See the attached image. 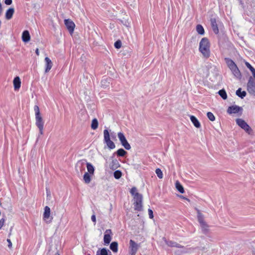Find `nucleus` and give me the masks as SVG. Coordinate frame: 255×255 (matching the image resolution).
<instances>
[{"label":"nucleus","instance_id":"nucleus-25","mask_svg":"<svg viewBox=\"0 0 255 255\" xmlns=\"http://www.w3.org/2000/svg\"><path fill=\"white\" fill-rule=\"evenodd\" d=\"M230 70L232 71L233 74L236 77H240L241 76V73L237 66H235L233 68V69H231Z\"/></svg>","mask_w":255,"mask_h":255},{"label":"nucleus","instance_id":"nucleus-42","mask_svg":"<svg viewBox=\"0 0 255 255\" xmlns=\"http://www.w3.org/2000/svg\"><path fill=\"white\" fill-rule=\"evenodd\" d=\"M246 66L251 71H253L255 68L248 62H245Z\"/></svg>","mask_w":255,"mask_h":255},{"label":"nucleus","instance_id":"nucleus-49","mask_svg":"<svg viewBox=\"0 0 255 255\" xmlns=\"http://www.w3.org/2000/svg\"><path fill=\"white\" fill-rule=\"evenodd\" d=\"M35 53L37 55H39V50L38 48H37L35 50Z\"/></svg>","mask_w":255,"mask_h":255},{"label":"nucleus","instance_id":"nucleus-43","mask_svg":"<svg viewBox=\"0 0 255 255\" xmlns=\"http://www.w3.org/2000/svg\"><path fill=\"white\" fill-rule=\"evenodd\" d=\"M4 222H5V220L4 218H1L0 220V230L2 228V227L4 225Z\"/></svg>","mask_w":255,"mask_h":255},{"label":"nucleus","instance_id":"nucleus-22","mask_svg":"<svg viewBox=\"0 0 255 255\" xmlns=\"http://www.w3.org/2000/svg\"><path fill=\"white\" fill-rule=\"evenodd\" d=\"M86 167L88 172L87 173H89L91 174L92 175H94L95 168L93 165L90 162H86Z\"/></svg>","mask_w":255,"mask_h":255},{"label":"nucleus","instance_id":"nucleus-1","mask_svg":"<svg viewBox=\"0 0 255 255\" xmlns=\"http://www.w3.org/2000/svg\"><path fill=\"white\" fill-rule=\"evenodd\" d=\"M199 50L204 57L208 58L210 57V43L208 38L206 37L202 38L199 43Z\"/></svg>","mask_w":255,"mask_h":255},{"label":"nucleus","instance_id":"nucleus-4","mask_svg":"<svg viewBox=\"0 0 255 255\" xmlns=\"http://www.w3.org/2000/svg\"><path fill=\"white\" fill-rule=\"evenodd\" d=\"M104 140L109 149H112L115 148L116 145L114 142L111 140L110 133L107 129L104 130Z\"/></svg>","mask_w":255,"mask_h":255},{"label":"nucleus","instance_id":"nucleus-27","mask_svg":"<svg viewBox=\"0 0 255 255\" xmlns=\"http://www.w3.org/2000/svg\"><path fill=\"white\" fill-rule=\"evenodd\" d=\"M175 187L177 190L181 193L184 192V188L178 181H176L175 183Z\"/></svg>","mask_w":255,"mask_h":255},{"label":"nucleus","instance_id":"nucleus-40","mask_svg":"<svg viewBox=\"0 0 255 255\" xmlns=\"http://www.w3.org/2000/svg\"><path fill=\"white\" fill-rule=\"evenodd\" d=\"M130 192L131 194V195H133L134 197L135 194L136 193H137V189H136V188L135 187H132L131 189Z\"/></svg>","mask_w":255,"mask_h":255},{"label":"nucleus","instance_id":"nucleus-33","mask_svg":"<svg viewBox=\"0 0 255 255\" xmlns=\"http://www.w3.org/2000/svg\"><path fill=\"white\" fill-rule=\"evenodd\" d=\"M218 94L224 100L227 99V95L224 89L219 90L218 92Z\"/></svg>","mask_w":255,"mask_h":255},{"label":"nucleus","instance_id":"nucleus-50","mask_svg":"<svg viewBox=\"0 0 255 255\" xmlns=\"http://www.w3.org/2000/svg\"><path fill=\"white\" fill-rule=\"evenodd\" d=\"M180 197L183 198V199H185V200H187L188 201H190L189 199H188V198H186V197H184L183 196H180Z\"/></svg>","mask_w":255,"mask_h":255},{"label":"nucleus","instance_id":"nucleus-29","mask_svg":"<svg viewBox=\"0 0 255 255\" xmlns=\"http://www.w3.org/2000/svg\"><path fill=\"white\" fill-rule=\"evenodd\" d=\"M196 31L200 35H204L205 33L204 29L201 24H198L196 26Z\"/></svg>","mask_w":255,"mask_h":255},{"label":"nucleus","instance_id":"nucleus-5","mask_svg":"<svg viewBox=\"0 0 255 255\" xmlns=\"http://www.w3.org/2000/svg\"><path fill=\"white\" fill-rule=\"evenodd\" d=\"M237 124L244 129L249 134L252 132V129L247 123L242 119H237L236 120Z\"/></svg>","mask_w":255,"mask_h":255},{"label":"nucleus","instance_id":"nucleus-30","mask_svg":"<svg viewBox=\"0 0 255 255\" xmlns=\"http://www.w3.org/2000/svg\"><path fill=\"white\" fill-rule=\"evenodd\" d=\"M98 121L97 119L95 118L92 121L91 128L92 129L95 130L98 127Z\"/></svg>","mask_w":255,"mask_h":255},{"label":"nucleus","instance_id":"nucleus-6","mask_svg":"<svg viewBox=\"0 0 255 255\" xmlns=\"http://www.w3.org/2000/svg\"><path fill=\"white\" fill-rule=\"evenodd\" d=\"M162 240L165 243V244L169 247H176L178 248H181L183 249V251H181V253H187V251L186 250L184 246H181V245L178 244L177 243L172 241H168L164 237L162 238Z\"/></svg>","mask_w":255,"mask_h":255},{"label":"nucleus","instance_id":"nucleus-52","mask_svg":"<svg viewBox=\"0 0 255 255\" xmlns=\"http://www.w3.org/2000/svg\"><path fill=\"white\" fill-rule=\"evenodd\" d=\"M104 82V80L102 81V83H103Z\"/></svg>","mask_w":255,"mask_h":255},{"label":"nucleus","instance_id":"nucleus-8","mask_svg":"<svg viewBox=\"0 0 255 255\" xmlns=\"http://www.w3.org/2000/svg\"><path fill=\"white\" fill-rule=\"evenodd\" d=\"M247 91L251 95L255 96V81L252 77L249 78L247 83Z\"/></svg>","mask_w":255,"mask_h":255},{"label":"nucleus","instance_id":"nucleus-46","mask_svg":"<svg viewBox=\"0 0 255 255\" xmlns=\"http://www.w3.org/2000/svg\"><path fill=\"white\" fill-rule=\"evenodd\" d=\"M91 220L92 221L95 223V224H96V216L95 215H93L91 217Z\"/></svg>","mask_w":255,"mask_h":255},{"label":"nucleus","instance_id":"nucleus-20","mask_svg":"<svg viewBox=\"0 0 255 255\" xmlns=\"http://www.w3.org/2000/svg\"><path fill=\"white\" fill-rule=\"evenodd\" d=\"M92 175L89 173L85 172L83 176V180L86 184H89L92 180Z\"/></svg>","mask_w":255,"mask_h":255},{"label":"nucleus","instance_id":"nucleus-41","mask_svg":"<svg viewBox=\"0 0 255 255\" xmlns=\"http://www.w3.org/2000/svg\"><path fill=\"white\" fill-rule=\"evenodd\" d=\"M148 212L149 218L153 219V213L152 210L151 209H148Z\"/></svg>","mask_w":255,"mask_h":255},{"label":"nucleus","instance_id":"nucleus-48","mask_svg":"<svg viewBox=\"0 0 255 255\" xmlns=\"http://www.w3.org/2000/svg\"><path fill=\"white\" fill-rule=\"evenodd\" d=\"M252 75L254 77V78L255 79V69H253V71H251Z\"/></svg>","mask_w":255,"mask_h":255},{"label":"nucleus","instance_id":"nucleus-19","mask_svg":"<svg viewBox=\"0 0 255 255\" xmlns=\"http://www.w3.org/2000/svg\"><path fill=\"white\" fill-rule=\"evenodd\" d=\"M190 120L194 125V126L197 128H199L201 127V125L198 119L194 116H190Z\"/></svg>","mask_w":255,"mask_h":255},{"label":"nucleus","instance_id":"nucleus-51","mask_svg":"<svg viewBox=\"0 0 255 255\" xmlns=\"http://www.w3.org/2000/svg\"><path fill=\"white\" fill-rule=\"evenodd\" d=\"M55 255H60L59 254L57 253L55 254Z\"/></svg>","mask_w":255,"mask_h":255},{"label":"nucleus","instance_id":"nucleus-10","mask_svg":"<svg viewBox=\"0 0 255 255\" xmlns=\"http://www.w3.org/2000/svg\"><path fill=\"white\" fill-rule=\"evenodd\" d=\"M139 246L132 240L129 241V254L130 255H135L138 249Z\"/></svg>","mask_w":255,"mask_h":255},{"label":"nucleus","instance_id":"nucleus-18","mask_svg":"<svg viewBox=\"0 0 255 255\" xmlns=\"http://www.w3.org/2000/svg\"><path fill=\"white\" fill-rule=\"evenodd\" d=\"M22 39L24 42H27L30 40V36L29 33L27 30H25L23 32L22 34Z\"/></svg>","mask_w":255,"mask_h":255},{"label":"nucleus","instance_id":"nucleus-35","mask_svg":"<svg viewBox=\"0 0 255 255\" xmlns=\"http://www.w3.org/2000/svg\"><path fill=\"white\" fill-rule=\"evenodd\" d=\"M122 175V173L120 170H116L114 173V177L117 179L120 178L121 177Z\"/></svg>","mask_w":255,"mask_h":255},{"label":"nucleus","instance_id":"nucleus-15","mask_svg":"<svg viewBox=\"0 0 255 255\" xmlns=\"http://www.w3.org/2000/svg\"><path fill=\"white\" fill-rule=\"evenodd\" d=\"M13 86L15 90H18L21 86V81L19 77L14 78L13 81Z\"/></svg>","mask_w":255,"mask_h":255},{"label":"nucleus","instance_id":"nucleus-45","mask_svg":"<svg viewBox=\"0 0 255 255\" xmlns=\"http://www.w3.org/2000/svg\"><path fill=\"white\" fill-rule=\"evenodd\" d=\"M12 0H5L4 3L6 5H10L12 3Z\"/></svg>","mask_w":255,"mask_h":255},{"label":"nucleus","instance_id":"nucleus-2","mask_svg":"<svg viewBox=\"0 0 255 255\" xmlns=\"http://www.w3.org/2000/svg\"><path fill=\"white\" fill-rule=\"evenodd\" d=\"M34 110L35 113V125L39 130V134H43L44 121L40 115L39 108L38 106L34 107Z\"/></svg>","mask_w":255,"mask_h":255},{"label":"nucleus","instance_id":"nucleus-13","mask_svg":"<svg viewBox=\"0 0 255 255\" xmlns=\"http://www.w3.org/2000/svg\"><path fill=\"white\" fill-rule=\"evenodd\" d=\"M112 232L111 230L107 229L106 230L104 237V242L105 245L110 244L112 240Z\"/></svg>","mask_w":255,"mask_h":255},{"label":"nucleus","instance_id":"nucleus-31","mask_svg":"<svg viewBox=\"0 0 255 255\" xmlns=\"http://www.w3.org/2000/svg\"><path fill=\"white\" fill-rule=\"evenodd\" d=\"M236 95L243 99L246 96V92L245 91L241 92V88H239L236 91Z\"/></svg>","mask_w":255,"mask_h":255},{"label":"nucleus","instance_id":"nucleus-3","mask_svg":"<svg viewBox=\"0 0 255 255\" xmlns=\"http://www.w3.org/2000/svg\"><path fill=\"white\" fill-rule=\"evenodd\" d=\"M142 195L138 193H136L133 197L134 208L138 211L142 210Z\"/></svg>","mask_w":255,"mask_h":255},{"label":"nucleus","instance_id":"nucleus-7","mask_svg":"<svg viewBox=\"0 0 255 255\" xmlns=\"http://www.w3.org/2000/svg\"><path fill=\"white\" fill-rule=\"evenodd\" d=\"M118 136L121 144L125 147V148L127 150H129L131 148V146L128 142L124 133L121 132H118Z\"/></svg>","mask_w":255,"mask_h":255},{"label":"nucleus","instance_id":"nucleus-36","mask_svg":"<svg viewBox=\"0 0 255 255\" xmlns=\"http://www.w3.org/2000/svg\"><path fill=\"white\" fill-rule=\"evenodd\" d=\"M155 173L159 179H162L163 178V173L160 169H159V168L156 169Z\"/></svg>","mask_w":255,"mask_h":255},{"label":"nucleus","instance_id":"nucleus-9","mask_svg":"<svg viewBox=\"0 0 255 255\" xmlns=\"http://www.w3.org/2000/svg\"><path fill=\"white\" fill-rule=\"evenodd\" d=\"M43 219L44 221H46L47 223H50L52 222L53 217H50V209L48 206H45L44 208Z\"/></svg>","mask_w":255,"mask_h":255},{"label":"nucleus","instance_id":"nucleus-44","mask_svg":"<svg viewBox=\"0 0 255 255\" xmlns=\"http://www.w3.org/2000/svg\"><path fill=\"white\" fill-rule=\"evenodd\" d=\"M7 242H8V247L9 248V249H11L12 248V243L10 241V239H7Z\"/></svg>","mask_w":255,"mask_h":255},{"label":"nucleus","instance_id":"nucleus-23","mask_svg":"<svg viewBox=\"0 0 255 255\" xmlns=\"http://www.w3.org/2000/svg\"><path fill=\"white\" fill-rule=\"evenodd\" d=\"M110 248L114 253H117L118 251V243L117 242H112L110 245Z\"/></svg>","mask_w":255,"mask_h":255},{"label":"nucleus","instance_id":"nucleus-16","mask_svg":"<svg viewBox=\"0 0 255 255\" xmlns=\"http://www.w3.org/2000/svg\"><path fill=\"white\" fill-rule=\"evenodd\" d=\"M211 23L213 31L215 34H218L219 33V29L216 19L215 18H211Z\"/></svg>","mask_w":255,"mask_h":255},{"label":"nucleus","instance_id":"nucleus-12","mask_svg":"<svg viewBox=\"0 0 255 255\" xmlns=\"http://www.w3.org/2000/svg\"><path fill=\"white\" fill-rule=\"evenodd\" d=\"M64 23L69 32L71 34L73 33L75 26V23L69 19H65Z\"/></svg>","mask_w":255,"mask_h":255},{"label":"nucleus","instance_id":"nucleus-34","mask_svg":"<svg viewBox=\"0 0 255 255\" xmlns=\"http://www.w3.org/2000/svg\"><path fill=\"white\" fill-rule=\"evenodd\" d=\"M116 153L118 156L123 157L127 153V152L124 149L120 148L117 150Z\"/></svg>","mask_w":255,"mask_h":255},{"label":"nucleus","instance_id":"nucleus-14","mask_svg":"<svg viewBox=\"0 0 255 255\" xmlns=\"http://www.w3.org/2000/svg\"><path fill=\"white\" fill-rule=\"evenodd\" d=\"M45 61L46 63V68L45 70V73L48 72L51 69L53 63L49 58L46 57L45 58Z\"/></svg>","mask_w":255,"mask_h":255},{"label":"nucleus","instance_id":"nucleus-24","mask_svg":"<svg viewBox=\"0 0 255 255\" xmlns=\"http://www.w3.org/2000/svg\"><path fill=\"white\" fill-rule=\"evenodd\" d=\"M230 70L232 71L233 74L236 77H240L241 76V73L237 66H235L233 68V69H231Z\"/></svg>","mask_w":255,"mask_h":255},{"label":"nucleus","instance_id":"nucleus-47","mask_svg":"<svg viewBox=\"0 0 255 255\" xmlns=\"http://www.w3.org/2000/svg\"><path fill=\"white\" fill-rule=\"evenodd\" d=\"M2 12V5L0 2V16L1 15Z\"/></svg>","mask_w":255,"mask_h":255},{"label":"nucleus","instance_id":"nucleus-39","mask_svg":"<svg viewBox=\"0 0 255 255\" xmlns=\"http://www.w3.org/2000/svg\"><path fill=\"white\" fill-rule=\"evenodd\" d=\"M200 226H201V227L202 228V229L204 230H207L208 228V225L205 222H203L202 223H200Z\"/></svg>","mask_w":255,"mask_h":255},{"label":"nucleus","instance_id":"nucleus-38","mask_svg":"<svg viewBox=\"0 0 255 255\" xmlns=\"http://www.w3.org/2000/svg\"><path fill=\"white\" fill-rule=\"evenodd\" d=\"M114 46L117 49L120 48L122 46L121 41L120 40H117V41L115 42V43L114 44Z\"/></svg>","mask_w":255,"mask_h":255},{"label":"nucleus","instance_id":"nucleus-11","mask_svg":"<svg viewBox=\"0 0 255 255\" xmlns=\"http://www.w3.org/2000/svg\"><path fill=\"white\" fill-rule=\"evenodd\" d=\"M242 110L243 109L242 107L237 105H234L228 108L227 113L229 114H237L240 112H242Z\"/></svg>","mask_w":255,"mask_h":255},{"label":"nucleus","instance_id":"nucleus-32","mask_svg":"<svg viewBox=\"0 0 255 255\" xmlns=\"http://www.w3.org/2000/svg\"><path fill=\"white\" fill-rule=\"evenodd\" d=\"M96 255H108V251L106 248H103L101 250H99L97 252Z\"/></svg>","mask_w":255,"mask_h":255},{"label":"nucleus","instance_id":"nucleus-17","mask_svg":"<svg viewBox=\"0 0 255 255\" xmlns=\"http://www.w3.org/2000/svg\"><path fill=\"white\" fill-rule=\"evenodd\" d=\"M14 12V9L13 7L8 8L5 13V18L7 20L10 19Z\"/></svg>","mask_w":255,"mask_h":255},{"label":"nucleus","instance_id":"nucleus-26","mask_svg":"<svg viewBox=\"0 0 255 255\" xmlns=\"http://www.w3.org/2000/svg\"><path fill=\"white\" fill-rule=\"evenodd\" d=\"M120 164L118 161L116 159H113L112 161L111 168L113 170H115L118 168Z\"/></svg>","mask_w":255,"mask_h":255},{"label":"nucleus","instance_id":"nucleus-21","mask_svg":"<svg viewBox=\"0 0 255 255\" xmlns=\"http://www.w3.org/2000/svg\"><path fill=\"white\" fill-rule=\"evenodd\" d=\"M225 60L228 67L231 69H233V67L237 66L235 63L230 58H225Z\"/></svg>","mask_w":255,"mask_h":255},{"label":"nucleus","instance_id":"nucleus-37","mask_svg":"<svg viewBox=\"0 0 255 255\" xmlns=\"http://www.w3.org/2000/svg\"><path fill=\"white\" fill-rule=\"evenodd\" d=\"M208 118L211 121H214L215 120V117L214 115L211 112H208L207 114Z\"/></svg>","mask_w":255,"mask_h":255},{"label":"nucleus","instance_id":"nucleus-28","mask_svg":"<svg viewBox=\"0 0 255 255\" xmlns=\"http://www.w3.org/2000/svg\"><path fill=\"white\" fill-rule=\"evenodd\" d=\"M196 210L197 211V212L198 221L199 222V223L205 222L204 220V216L200 212V210L197 208H196Z\"/></svg>","mask_w":255,"mask_h":255}]
</instances>
